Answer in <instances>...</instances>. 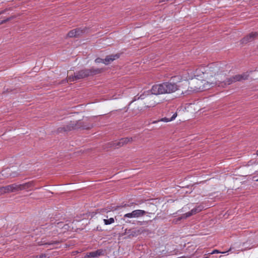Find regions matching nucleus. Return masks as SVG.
Listing matches in <instances>:
<instances>
[{"mask_svg": "<svg viewBox=\"0 0 258 258\" xmlns=\"http://www.w3.org/2000/svg\"><path fill=\"white\" fill-rule=\"evenodd\" d=\"M101 70L98 69H91L88 70H83L75 74L74 76H70L68 78V81L73 82L77 80L88 77L89 76L96 75L100 73Z\"/></svg>", "mask_w": 258, "mask_h": 258, "instance_id": "obj_3", "label": "nucleus"}, {"mask_svg": "<svg viewBox=\"0 0 258 258\" xmlns=\"http://www.w3.org/2000/svg\"><path fill=\"white\" fill-rule=\"evenodd\" d=\"M1 173L2 175L5 177H14L17 176L19 175V173L18 172L13 171L10 168H6L3 170L2 171Z\"/></svg>", "mask_w": 258, "mask_h": 258, "instance_id": "obj_8", "label": "nucleus"}, {"mask_svg": "<svg viewBox=\"0 0 258 258\" xmlns=\"http://www.w3.org/2000/svg\"><path fill=\"white\" fill-rule=\"evenodd\" d=\"M118 56L117 55H108L106 56V57L105 59H102L101 58H97L95 59V62L96 63H103L105 64H109L110 62L113 61L116 58H118Z\"/></svg>", "mask_w": 258, "mask_h": 258, "instance_id": "obj_5", "label": "nucleus"}, {"mask_svg": "<svg viewBox=\"0 0 258 258\" xmlns=\"http://www.w3.org/2000/svg\"><path fill=\"white\" fill-rule=\"evenodd\" d=\"M7 193L18 191V184H12L5 186Z\"/></svg>", "mask_w": 258, "mask_h": 258, "instance_id": "obj_13", "label": "nucleus"}, {"mask_svg": "<svg viewBox=\"0 0 258 258\" xmlns=\"http://www.w3.org/2000/svg\"><path fill=\"white\" fill-rule=\"evenodd\" d=\"M2 13H3V12H1V13H0V15H1V14H2Z\"/></svg>", "mask_w": 258, "mask_h": 258, "instance_id": "obj_26", "label": "nucleus"}, {"mask_svg": "<svg viewBox=\"0 0 258 258\" xmlns=\"http://www.w3.org/2000/svg\"><path fill=\"white\" fill-rule=\"evenodd\" d=\"M7 193L5 186L0 187V194H4Z\"/></svg>", "mask_w": 258, "mask_h": 258, "instance_id": "obj_19", "label": "nucleus"}, {"mask_svg": "<svg viewBox=\"0 0 258 258\" xmlns=\"http://www.w3.org/2000/svg\"><path fill=\"white\" fill-rule=\"evenodd\" d=\"M10 19V18H7V19H6L4 20H0V25L1 24H2L6 22H7L8 21H9V20Z\"/></svg>", "mask_w": 258, "mask_h": 258, "instance_id": "obj_21", "label": "nucleus"}, {"mask_svg": "<svg viewBox=\"0 0 258 258\" xmlns=\"http://www.w3.org/2000/svg\"><path fill=\"white\" fill-rule=\"evenodd\" d=\"M103 221L105 225H109L114 222V220L113 218H110L108 219H104Z\"/></svg>", "mask_w": 258, "mask_h": 258, "instance_id": "obj_18", "label": "nucleus"}, {"mask_svg": "<svg viewBox=\"0 0 258 258\" xmlns=\"http://www.w3.org/2000/svg\"><path fill=\"white\" fill-rule=\"evenodd\" d=\"M227 251H224V252H220V251H219L218 250H213L211 252H209L208 253H207L206 254H205V257L204 258H208L209 256H210L211 254H214V253H227Z\"/></svg>", "mask_w": 258, "mask_h": 258, "instance_id": "obj_17", "label": "nucleus"}, {"mask_svg": "<svg viewBox=\"0 0 258 258\" xmlns=\"http://www.w3.org/2000/svg\"><path fill=\"white\" fill-rule=\"evenodd\" d=\"M178 258H185V257L183 256H180V257H179Z\"/></svg>", "mask_w": 258, "mask_h": 258, "instance_id": "obj_23", "label": "nucleus"}, {"mask_svg": "<svg viewBox=\"0 0 258 258\" xmlns=\"http://www.w3.org/2000/svg\"><path fill=\"white\" fill-rule=\"evenodd\" d=\"M133 141L132 138H122L120 140H119V141H117V142H115L114 144L116 145V146L117 147H121L124 144H127L128 142H132Z\"/></svg>", "mask_w": 258, "mask_h": 258, "instance_id": "obj_9", "label": "nucleus"}, {"mask_svg": "<svg viewBox=\"0 0 258 258\" xmlns=\"http://www.w3.org/2000/svg\"><path fill=\"white\" fill-rule=\"evenodd\" d=\"M58 241H52L50 242H42V241H41V242H38V244L39 245H50V246H52V247H50V248H54L55 247V245H57L58 244Z\"/></svg>", "mask_w": 258, "mask_h": 258, "instance_id": "obj_15", "label": "nucleus"}, {"mask_svg": "<svg viewBox=\"0 0 258 258\" xmlns=\"http://www.w3.org/2000/svg\"><path fill=\"white\" fill-rule=\"evenodd\" d=\"M47 257L48 258H49V257H50V256H49L48 254H45V253H44V254H41L40 255V256H39V258H45V257Z\"/></svg>", "mask_w": 258, "mask_h": 258, "instance_id": "obj_20", "label": "nucleus"}, {"mask_svg": "<svg viewBox=\"0 0 258 258\" xmlns=\"http://www.w3.org/2000/svg\"><path fill=\"white\" fill-rule=\"evenodd\" d=\"M176 116H177V114H176V113H175L172 115V116L170 118H168V117H163L160 120V121L166 122H169V121L173 120L176 117Z\"/></svg>", "mask_w": 258, "mask_h": 258, "instance_id": "obj_16", "label": "nucleus"}, {"mask_svg": "<svg viewBox=\"0 0 258 258\" xmlns=\"http://www.w3.org/2000/svg\"><path fill=\"white\" fill-rule=\"evenodd\" d=\"M257 34L256 32H251L248 35L242 39V43H247L249 41H251L253 39L256 37Z\"/></svg>", "mask_w": 258, "mask_h": 258, "instance_id": "obj_12", "label": "nucleus"}, {"mask_svg": "<svg viewBox=\"0 0 258 258\" xmlns=\"http://www.w3.org/2000/svg\"><path fill=\"white\" fill-rule=\"evenodd\" d=\"M33 182L32 181L26 182L23 184H18V190L19 191L23 189H27L33 186Z\"/></svg>", "mask_w": 258, "mask_h": 258, "instance_id": "obj_10", "label": "nucleus"}, {"mask_svg": "<svg viewBox=\"0 0 258 258\" xmlns=\"http://www.w3.org/2000/svg\"><path fill=\"white\" fill-rule=\"evenodd\" d=\"M146 213L145 211L142 210H135L131 213H128L124 215V218H138L143 216Z\"/></svg>", "mask_w": 258, "mask_h": 258, "instance_id": "obj_4", "label": "nucleus"}, {"mask_svg": "<svg viewBox=\"0 0 258 258\" xmlns=\"http://www.w3.org/2000/svg\"><path fill=\"white\" fill-rule=\"evenodd\" d=\"M223 72V68L221 65L217 63H212L207 66L199 68L194 73L190 71V72H187L188 76L183 77L182 80H192L189 83L190 90L194 92H201L208 90L216 85L224 87L233 82L245 80L247 77L245 74L237 75L226 82L225 74Z\"/></svg>", "mask_w": 258, "mask_h": 258, "instance_id": "obj_1", "label": "nucleus"}, {"mask_svg": "<svg viewBox=\"0 0 258 258\" xmlns=\"http://www.w3.org/2000/svg\"><path fill=\"white\" fill-rule=\"evenodd\" d=\"M159 121L160 120L155 121H154L153 123H156V122H159Z\"/></svg>", "mask_w": 258, "mask_h": 258, "instance_id": "obj_22", "label": "nucleus"}, {"mask_svg": "<svg viewBox=\"0 0 258 258\" xmlns=\"http://www.w3.org/2000/svg\"><path fill=\"white\" fill-rule=\"evenodd\" d=\"M105 250L99 249H97L96 251H92L90 252H87L86 255L84 256V258H89L90 257H96L98 256H103L104 255Z\"/></svg>", "mask_w": 258, "mask_h": 258, "instance_id": "obj_6", "label": "nucleus"}, {"mask_svg": "<svg viewBox=\"0 0 258 258\" xmlns=\"http://www.w3.org/2000/svg\"><path fill=\"white\" fill-rule=\"evenodd\" d=\"M256 155L258 156V150L256 151Z\"/></svg>", "mask_w": 258, "mask_h": 258, "instance_id": "obj_24", "label": "nucleus"}, {"mask_svg": "<svg viewBox=\"0 0 258 258\" xmlns=\"http://www.w3.org/2000/svg\"><path fill=\"white\" fill-rule=\"evenodd\" d=\"M203 208L201 206H198L195 208L191 209V210L188 212H187L183 215V216L180 218V219L181 218H186L191 216L192 215L196 214L197 213L200 212L203 210Z\"/></svg>", "mask_w": 258, "mask_h": 258, "instance_id": "obj_7", "label": "nucleus"}, {"mask_svg": "<svg viewBox=\"0 0 258 258\" xmlns=\"http://www.w3.org/2000/svg\"><path fill=\"white\" fill-rule=\"evenodd\" d=\"M149 99H150V102L149 104L147 105V107H153L156 106L157 104L159 103L157 97H154L153 95H150Z\"/></svg>", "mask_w": 258, "mask_h": 258, "instance_id": "obj_11", "label": "nucleus"}, {"mask_svg": "<svg viewBox=\"0 0 258 258\" xmlns=\"http://www.w3.org/2000/svg\"><path fill=\"white\" fill-rule=\"evenodd\" d=\"M179 86L174 83L164 82L161 84L153 85L150 90L144 92L138 99H144L150 93L152 95H158L160 94H170L175 92L178 89Z\"/></svg>", "mask_w": 258, "mask_h": 258, "instance_id": "obj_2", "label": "nucleus"}, {"mask_svg": "<svg viewBox=\"0 0 258 258\" xmlns=\"http://www.w3.org/2000/svg\"><path fill=\"white\" fill-rule=\"evenodd\" d=\"M80 34V30L79 29H74V30H72L71 31H70L68 33V35L70 37H76V36L79 35Z\"/></svg>", "mask_w": 258, "mask_h": 258, "instance_id": "obj_14", "label": "nucleus"}, {"mask_svg": "<svg viewBox=\"0 0 258 258\" xmlns=\"http://www.w3.org/2000/svg\"><path fill=\"white\" fill-rule=\"evenodd\" d=\"M231 250H232V248H230V249H229V251H231Z\"/></svg>", "mask_w": 258, "mask_h": 258, "instance_id": "obj_25", "label": "nucleus"}]
</instances>
